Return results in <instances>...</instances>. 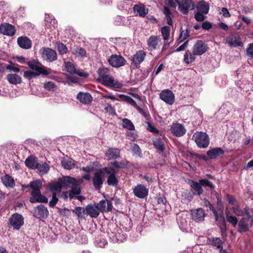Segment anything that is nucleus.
Segmentation results:
<instances>
[{
  "label": "nucleus",
  "instance_id": "864d4df0",
  "mask_svg": "<svg viewBox=\"0 0 253 253\" xmlns=\"http://www.w3.org/2000/svg\"><path fill=\"white\" fill-rule=\"evenodd\" d=\"M177 222L179 226L181 228H184L187 224V221L182 215H179L177 218Z\"/></svg>",
  "mask_w": 253,
  "mask_h": 253
},
{
  "label": "nucleus",
  "instance_id": "412c9836",
  "mask_svg": "<svg viewBox=\"0 0 253 253\" xmlns=\"http://www.w3.org/2000/svg\"><path fill=\"white\" fill-rule=\"evenodd\" d=\"M108 97L112 100H117L119 101H123L136 107L137 106L136 102L131 98L128 96H104Z\"/></svg>",
  "mask_w": 253,
  "mask_h": 253
},
{
  "label": "nucleus",
  "instance_id": "f03ea898",
  "mask_svg": "<svg viewBox=\"0 0 253 253\" xmlns=\"http://www.w3.org/2000/svg\"><path fill=\"white\" fill-rule=\"evenodd\" d=\"M29 67L34 72L37 76L41 75L47 76L50 74L51 70L44 66L38 60L33 59L27 63Z\"/></svg>",
  "mask_w": 253,
  "mask_h": 253
},
{
  "label": "nucleus",
  "instance_id": "9d476101",
  "mask_svg": "<svg viewBox=\"0 0 253 253\" xmlns=\"http://www.w3.org/2000/svg\"><path fill=\"white\" fill-rule=\"evenodd\" d=\"M208 49L207 44L204 41L198 40L193 47L192 51L194 54L201 55L205 53Z\"/></svg>",
  "mask_w": 253,
  "mask_h": 253
},
{
  "label": "nucleus",
  "instance_id": "c03bdc74",
  "mask_svg": "<svg viewBox=\"0 0 253 253\" xmlns=\"http://www.w3.org/2000/svg\"><path fill=\"white\" fill-rule=\"evenodd\" d=\"M56 47L60 54H66L68 51V49L66 45L62 42L56 43Z\"/></svg>",
  "mask_w": 253,
  "mask_h": 253
},
{
  "label": "nucleus",
  "instance_id": "052dcab7",
  "mask_svg": "<svg viewBox=\"0 0 253 253\" xmlns=\"http://www.w3.org/2000/svg\"><path fill=\"white\" fill-rule=\"evenodd\" d=\"M188 42H189V41L188 40L186 41L182 44H181L180 46H179L177 48H176V49L174 51L179 52L181 51L184 50L188 46Z\"/></svg>",
  "mask_w": 253,
  "mask_h": 253
},
{
  "label": "nucleus",
  "instance_id": "f704fd0d",
  "mask_svg": "<svg viewBox=\"0 0 253 253\" xmlns=\"http://www.w3.org/2000/svg\"><path fill=\"white\" fill-rule=\"evenodd\" d=\"M225 214L227 221L231 223L233 226L235 227L238 221V218L236 216H233L231 212L227 209L225 210Z\"/></svg>",
  "mask_w": 253,
  "mask_h": 253
},
{
  "label": "nucleus",
  "instance_id": "49530a36",
  "mask_svg": "<svg viewBox=\"0 0 253 253\" xmlns=\"http://www.w3.org/2000/svg\"><path fill=\"white\" fill-rule=\"evenodd\" d=\"M123 126L129 130H134V126L131 121L127 119H123Z\"/></svg>",
  "mask_w": 253,
  "mask_h": 253
},
{
  "label": "nucleus",
  "instance_id": "7ed1b4c3",
  "mask_svg": "<svg viewBox=\"0 0 253 253\" xmlns=\"http://www.w3.org/2000/svg\"><path fill=\"white\" fill-rule=\"evenodd\" d=\"M98 81L102 84L111 85L114 81V78L111 76L110 70L105 67H100L97 70Z\"/></svg>",
  "mask_w": 253,
  "mask_h": 253
},
{
  "label": "nucleus",
  "instance_id": "cd10ccee",
  "mask_svg": "<svg viewBox=\"0 0 253 253\" xmlns=\"http://www.w3.org/2000/svg\"><path fill=\"white\" fill-rule=\"evenodd\" d=\"M2 183L7 188H13L15 183L13 178L8 174H5L1 178Z\"/></svg>",
  "mask_w": 253,
  "mask_h": 253
},
{
  "label": "nucleus",
  "instance_id": "4d7b16f0",
  "mask_svg": "<svg viewBox=\"0 0 253 253\" xmlns=\"http://www.w3.org/2000/svg\"><path fill=\"white\" fill-rule=\"evenodd\" d=\"M204 15L205 14L200 12L197 11L195 13L194 17L197 21L202 22L204 21L206 18V16Z\"/></svg>",
  "mask_w": 253,
  "mask_h": 253
},
{
  "label": "nucleus",
  "instance_id": "473e14b6",
  "mask_svg": "<svg viewBox=\"0 0 253 253\" xmlns=\"http://www.w3.org/2000/svg\"><path fill=\"white\" fill-rule=\"evenodd\" d=\"M63 181L53 182L49 185V189L53 193H60L63 187Z\"/></svg>",
  "mask_w": 253,
  "mask_h": 253
},
{
  "label": "nucleus",
  "instance_id": "338daca9",
  "mask_svg": "<svg viewBox=\"0 0 253 253\" xmlns=\"http://www.w3.org/2000/svg\"><path fill=\"white\" fill-rule=\"evenodd\" d=\"M132 150L133 153L135 154V155H140V154L141 153V149L139 146L136 144H134L133 145Z\"/></svg>",
  "mask_w": 253,
  "mask_h": 253
},
{
  "label": "nucleus",
  "instance_id": "37998d69",
  "mask_svg": "<svg viewBox=\"0 0 253 253\" xmlns=\"http://www.w3.org/2000/svg\"><path fill=\"white\" fill-rule=\"evenodd\" d=\"M85 209L84 208L78 207L73 210V212L78 216L79 218H85Z\"/></svg>",
  "mask_w": 253,
  "mask_h": 253
},
{
  "label": "nucleus",
  "instance_id": "2eb2a0df",
  "mask_svg": "<svg viewBox=\"0 0 253 253\" xmlns=\"http://www.w3.org/2000/svg\"><path fill=\"white\" fill-rule=\"evenodd\" d=\"M133 193L137 197L143 199L147 196L148 189L143 185L138 184L133 189Z\"/></svg>",
  "mask_w": 253,
  "mask_h": 253
},
{
  "label": "nucleus",
  "instance_id": "1a4fd4ad",
  "mask_svg": "<svg viewBox=\"0 0 253 253\" xmlns=\"http://www.w3.org/2000/svg\"><path fill=\"white\" fill-rule=\"evenodd\" d=\"M233 212L238 216H243L246 215L248 219H251V221L253 223V218L251 215V211L253 213V210L250 209L248 206H246L243 210L239 209L238 205L234 206L232 208Z\"/></svg>",
  "mask_w": 253,
  "mask_h": 253
},
{
  "label": "nucleus",
  "instance_id": "f257e3e1",
  "mask_svg": "<svg viewBox=\"0 0 253 253\" xmlns=\"http://www.w3.org/2000/svg\"><path fill=\"white\" fill-rule=\"evenodd\" d=\"M31 188L32 192L29 201L31 203L48 202V199L42 195L41 192V189L42 187V182L40 180H34L31 182Z\"/></svg>",
  "mask_w": 253,
  "mask_h": 253
},
{
  "label": "nucleus",
  "instance_id": "6e6d98bb",
  "mask_svg": "<svg viewBox=\"0 0 253 253\" xmlns=\"http://www.w3.org/2000/svg\"><path fill=\"white\" fill-rule=\"evenodd\" d=\"M37 76L36 74L34 71H26L23 74V77L28 80H31Z\"/></svg>",
  "mask_w": 253,
  "mask_h": 253
},
{
  "label": "nucleus",
  "instance_id": "bb28decb",
  "mask_svg": "<svg viewBox=\"0 0 253 253\" xmlns=\"http://www.w3.org/2000/svg\"><path fill=\"white\" fill-rule=\"evenodd\" d=\"M195 7H196L198 12H200L205 14L208 13L210 9L209 3L204 0L199 1Z\"/></svg>",
  "mask_w": 253,
  "mask_h": 253
},
{
  "label": "nucleus",
  "instance_id": "e433bc0d",
  "mask_svg": "<svg viewBox=\"0 0 253 253\" xmlns=\"http://www.w3.org/2000/svg\"><path fill=\"white\" fill-rule=\"evenodd\" d=\"M62 166L67 169H71L75 167V161L71 159H64L61 162Z\"/></svg>",
  "mask_w": 253,
  "mask_h": 253
},
{
  "label": "nucleus",
  "instance_id": "dca6fc26",
  "mask_svg": "<svg viewBox=\"0 0 253 253\" xmlns=\"http://www.w3.org/2000/svg\"><path fill=\"white\" fill-rule=\"evenodd\" d=\"M15 27L8 23H4L0 26V32L6 36H12L15 33Z\"/></svg>",
  "mask_w": 253,
  "mask_h": 253
},
{
  "label": "nucleus",
  "instance_id": "2f4dec72",
  "mask_svg": "<svg viewBox=\"0 0 253 253\" xmlns=\"http://www.w3.org/2000/svg\"><path fill=\"white\" fill-rule=\"evenodd\" d=\"M189 184L190 186L195 191V194L198 195H201L203 192V189L201 187L200 182H198L192 180H189Z\"/></svg>",
  "mask_w": 253,
  "mask_h": 253
},
{
  "label": "nucleus",
  "instance_id": "a18cd8bd",
  "mask_svg": "<svg viewBox=\"0 0 253 253\" xmlns=\"http://www.w3.org/2000/svg\"><path fill=\"white\" fill-rule=\"evenodd\" d=\"M118 183V179L116 177L115 173H112L108 177L107 179V183L110 186H115Z\"/></svg>",
  "mask_w": 253,
  "mask_h": 253
},
{
  "label": "nucleus",
  "instance_id": "c756f323",
  "mask_svg": "<svg viewBox=\"0 0 253 253\" xmlns=\"http://www.w3.org/2000/svg\"><path fill=\"white\" fill-rule=\"evenodd\" d=\"M208 243L209 245L220 249V251L223 249V242L219 238L212 237L208 238Z\"/></svg>",
  "mask_w": 253,
  "mask_h": 253
},
{
  "label": "nucleus",
  "instance_id": "5701e85b",
  "mask_svg": "<svg viewBox=\"0 0 253 253\" xmlns=\"http://www.w3.org/2000/svg\"><path fill=\"white\" fill-rule=\"evenodd\" d=\"M133 9L137 15L142 17H144L148 12V9L142 3L134 5Z\"/></svg>",
  "mask_w": 253,
  "mask_h": 253
},
{
  "label": "nucleus",
  "instance_id": "58836bf2",
  "mask_svg": "<svg viewBox=\"0 0 253 253\" xmlns=\"http://www.w3.org/2000/svg\"><path fill=\"white\" fill-rule=\"evenodd\" d=\"M81 193V188L80 186L75 185H73L71 190L69 191V196L70 199L74 198L75 195H78Z\"/></svg>",
  "mask_w": 253,
  "mask_h": 253
},
{
  "label": "nucleus",
  "instance_id": "de8ad7c7",
  "mask_svg": "<svg viewBox=\"0 0 253 253\" xmlns=\"http://www.w3.org/2000/svg\"><path fill=\"white\" fill-rule=\"evenodd\" d=\"M44 87L49 91H55L57 89V86L51 81L45 83L43 85Z\"/></svg>",
  "mask_w": 253,
  "mask_h": 253
},
{
  "label": "nucleus",
  "instance_id": "5fc2aeb1",
  "mask_svg": "<svg viewBox=\"0 0 253 253\" xmlns=\"http://www.w3.org/2000/svg\"><path fill=\"white\" fill-rule=\"evenodd\" d=\"M97 245L99 247L103 248L107 244V240L102 236L98 237L96 240Z\"/></svg>",
  "mask_w": 253,
  "mask_h": 253
},
{
  "label": "nucleus",
  "instance_id": "4be33fe9",
  "mask_svg": "<svg viewBox=\"0 0 253 253\" xmlns=\"http://www.w3.org/2000/svg\"><path fill=\"white\" fill-rule=\"evenodd\" d=\"M226 42L230 46L233 47L241 46L242 43L240 38L235 35H230L227 37L226 39Z\"/></svg>",
  "mask_w": 253,
  "mask_h": 253
},
{
  "label": "nucleus",
  "instance_id": "20e7f679",
  "mask_svg": "<svg viewBox=\"0 0 253 253\" xmlns=\"http://www.w3.org/2000/svg\"><path fill=\"white\" fill-rule=\"evenodd\" d=\"M193 139L200 148H206L209 145L210 139L208 135L203 132L197 131L193 135Z\"/></svg>",
  "mask_w": 253,
  "mask_h": 253
},
{
  "label": "nucleus",
  "instance_id": "aec40b11",
  "mask_svg": "<svg viewBox=\"0 0 253 253\" xmlns=\"http://www.w3.org/2000/svg\"><path fill=\"white\" fill-rule=\"evenodd\" d=\"M99 211L106 212L112 210V205L111 202L108 200H101L97 204Z\"/></svg>",
  "mask_w": 253,
  "mask_h": 253
},
{
  "label": "nucleus",
  "instance_id": "72a5a7b5",
  "mask_svg": "<svg viewBox=\"0 0 253 253\" xmlns=\"http://www.w3.org/2000/svg\"><path fill=\"white\" fill-rule=\"evenodd\" d=\"M6 79L10 84H17L21 83V77L15 74H9L7 75Z\"/></svg>",
  "mask_w": 253,
  "mask_h": 253
},
{
  "label": "nucleus",
  "instance_id": "13d9d810",
  "mask_svg": "<svg viewBox=\"0 0 253 253\" xmlns=\"http://www.w3.org/2000/svg\"><path fill=\"white\" fill-rule=\"evenodd\" d=\"M58 201V199L57 197L56 193H53L52 195V199L49 202V206L50 207H54Z\"/></svg>",
  "mask_w": 253,
  "mask_h": 253
},
{
  "label": "nucleus",
  "instance_id": "7c9ffc66",
  "mask_svg": "<svg viewBox=\"0 0 253 253\" xmlns=\"http://www.w3.org/2000/svg\"><path fill=\"white\" fill-rule=\"evenodd\" d=\"M120 150L117 148H109L106 152V156L109 159H116L120 157Z\"/></svg>",
  "mask_w": 253,
  "mask_h": 253
},
{
  "label": "nucleus",
  "instance_id": "a878e982",
  "mask_svg": "<svg viewBox=\"0 0 253 253\" xmlns=\"http://www.w3.org/2000/svg\"><path fill=\"white\" fill-rule=\"evenodd\" d=\"M248 220V217H243L238 223V231L240 233L246 232L249 229V226L247 223Z\"/></svg>",
  "mask_w": 253,
  "mask_h": 253
},
{
  "label": "nucleus",
  "instance_id": "ea45409f",
  "mask_svg": "<svg viewBox=\"0 0 253 253\" xmlns=\"http://www.w3.org/2000/svg\"><path fill=\"white\" fill-rule=\"evenodd\" d=\"M170 28L169 26H164L161 28V33L165 42L168 41L169 37Z\"/></svg>",
  "mask_w": 253,
  "mask_h": 253
},
{
  "label": "nucleus",
  "instance_id": "0eeeda50",
  "mask_svg": "<svg viewBox=\"0 0 253 253\" xmlns=\"http://www.w3.org/2000/svg\"><path fill=\"white\" fill-rule=\"evenodd\" d=\"M108 61L113 67L118 68L126 64V59L121 55L113 54L109 57Z\"/></svg>",
  "mask_w": 253,
  "mask_h": 253
},
{
  "label": "nucleus",
  "instance_id": "e2e57ef3",
  "mask_svg": "<svg viewBox=\"0 0 253 253\" xmlns=\"http://www.w3.org/2000/svg\"><path fill=\"white\" fill-rule=\"evenodd\" d=\"M247 54L253 58V43H250L247 48Z\"/></svg>",
  "mask_w": 253,
  "mask_h": 253
},
{
  "label": "nucleus",
  "instance_id": "680f3d73",
  "mask_svg": "<svg viewBox=\"0 0 253 253\" xmlns=\"http://www.w3.org/2000/svg\"><path fill=\"white\" fill-rule=\"evenodd\" d=\"M148 130H149L151 132H153L155 134H159V130L157 129L154 126H152L150 123H148Z\"/></svg>",
  "mask_w": 253,
  "mask_h": 253
},
{
  "label": "nucleus",
  "instance_id": "39448f33",
  "mask_svg": "<svg viewBox=\"0 0 253 253\" xmlns=\"http://www.w3.org/2000/svg\"><path fill=\"white\" fill-rule=\"evenodd\" d=\"M178 9L183 14L187 15L189 11L195 9L196 4L192 0H177Z\"/></svg>",
  "mask_w": 253,
  "mask_h": 253
},
{
  "label": "nucleus",
  "instance_id": "774afa93",
  "mask_svg": "<svg viewBox=\"0 0 253 253\" xmlns=\"http://www.w3.org/2000/svg\"><path fill=\"white\" fill-rule=\"evenodd\" d=\"M238 18L239 19H242L245 23H246L248 25H249L251 24L252 20L250 18H249L248 17H246L243 15L240 14L238 16Z\"/></svg>",
  "mask_w": 253,
  "mask_h": 253
},
{
  "label": "nucleus",
  "instance_id": "69168bd1",
  "mask_svg": "<svg viewBox=\"0 0 253 253\" xmlns=\"http://www.w3.org/2000/svg\"><path fill=\"white\" fill-rule=\"evenodd\" d=\"M76 54L78 56H80L82 57L85 56L86 51L84 48H77L76 50Z\"/></svg>",
  "mask_w": 253,
  "mask_h": 253
},
{
  "label": "nucleus",
  "instance_id": "0e129e2a",
  "mask_svg": "<svg viewBox=\"0 0 253 253\" xmlns=\"http://www.w3.org/2000/svg\"><path fill=\"white\" fill-rule=\"evenodd\" d=\"M64 181L69 184H73V185H75V183L77 179L70 176H66L64 178Z\"/></svg>",
  "mask_w": 253,
  "mask_h": 253
},
{
  "label": "nucleus",
  "instance_id": "c9c22d12",
  "mask_svg": "<svg viewBox=\"0 0 253 253\" xmlns=\"http://www.w3.org/2000/svg\"><path fill=\"white\" fill-rule=\"evenodd\" d=\"M49 169V165L46 163H38L37 168H36V169L39 170L41 175L46 174L48 172Z\"/></svg>",
  "mask_w": 253,
  "mask_h": 253
},
{
  "label": "nucleus",
  "instance_id": "8fccbe9b",
  "mask_svg": "<svg viewBox=\"0 0 253 253\" xmlns=\"http://www.w3.org/2000/svg\"><path fill=\"white\" fill-rule=\"evenodd\" d=\"M154 145L160 151H163L164 149V145L163 142L161 138H158L153 141Z\"/></svg>",
  "mask_w": 253,
  "mask_h": 253
},
{
  "label": "nucleus",
  "instance_id": "c85d7f7f",
  "mask_svg": "<svg viewBox=\"0 0 253 253\" xmlns=\"http://www.w3.org/2000/svg\"><path fill=\"white\" fill-rule=\"evenodd\" d=\"M38 160L37 158L33 156H30L27 158L25 161V165L29 168L32 169H36L37 168Z\"/></svg>",
  "mask_w": 253,
  "mask_h": 253
},
{
  "label": "nucleus",
  "instance_id": "423d86ee",
  "mask_svg": "<svg viewBox=\"0 0 253 253\" xmlns=\"http://www.w3.org/2000/svg\"><path fill=\"white\" fill-rule=\"evenodd\" d=\"M40 52L42 57L47 61L52 62L57 59L56 51L50 48L43 47L41 49Z\"/></svg>",
  "mask_w": 253,
  "mask_h": 253
},
{
  "label": "nucleus",
  "instance_id": "a211bd4d",
  "mask_svg": "<svg viewBox=\"0 0 253 253\" xmlns=\"http://www.w3.org/2000/svg\"><path fill=\"white\" fill-rule=\"evenodd\" d=\"M170 130L176 136H181L186 132V129L181 124L176 123L172 125Z\"/></svg>",
  "mask_w": 253,
  "mask_h": 253
},
{
  "label": "nucleus",
  "instance_id": "09e8293b",
  "mask_svg": "<svg viewBox=\"0 0 253 253\" xmlns=\"http://www.w3.org/2000/svg\"><path fill=\"white\" fill-rule=\"evenodd\" d=\"M199 182L201 186L204 187H209L211 190H212L214 188V185L213 184L207 179H200Z\"/></svg>",
  "mask_w": 253,
  "mask_h": 253
},
{
  "label": "nucleus",
  "instance_id": "9b49d317",
  "mask_svg": "<svg viewBox=\"0 0 253 253\" xmlns=\"http://www.w3.org/2000/svg\"><path fill=\"white\" fill-rule=\"evenodd\" d=\"M161 39L158 36H151L147 40L149 51H153L159 48Z\"/></svg>",
  "mask_w": 253,
  "mask_h": 253
},
{
  "label": "nucleus",
  "instance_id": "ddd939ff",
  "mask_svg": "<svg viewBox=\"0 0 253 253\" xmlns=\"http://www.w3.org/2000/svg\"><path fill=\"white\" fill-rule=\"evenodd\" d=\"M205 211L202 208L191 210L192 218L196 222H202L206 216Z\"/></svg>",
  "mask_w": 253,
  "mask_h": 253
},
{
  "label": "nucleus",
  "instance_id": "a19ab883",
  "mask_svg": "<svg viewBox=\"0 0 253 253\" xmlns=\"http://www.w3.org/2000/svg\"><path fill=\"white\" fill-rule=\"evenodd\" d=\"M190 36L189 31L188 29L183 30L181 31L180 36L177 40V43L179 44L183 42L185 39H186Z\"/></svg>",
  "mask_w": 253,
  "mask_h": 253
},
{
  "label": "nucleus",
  "instance_id": "6ab92c4d",
  "mask_svg": "<svg viewBox=\"0 0 253 253\" xmlns=\"http://www.w3.org/2000/svg\"><path fill=\"white\" fill-rule=\"evenodd\" d=\"M17 44L23 49H28L32 46L31 41L27 37L21 36L17 39Z\"/></svg>",
  "mask_w": 253,
  "mask_h": 253
},
{
  "label": "nucleus",
  "instance_id": "4468645a",
  "mask_svg": "<svg viewBox=\"0 0 253 253\" xmlns=\"http://www.w3.org/2000/svg\"><path fill=\"white\" fill-rule=\"evenodd\" d=\"M48 214V210L42 205H40L35 208L34 215L38 218H46Z\"/></svg>",
  "mask_w": 253,
  "mask_h": 253
},
{
  "label": "nucleus",
  "instance_id": "b1692460",
  "mask_svg": "<svg viewBox=\"0 0 253 253\" xmlns=\"http://www.w3.org/2000/svg\"><path fill=\"white\" fill-rule=\"evenodd\" d=\"M85 211L91 217H97L100 213L97 205H88L85 208Z\"/></svg>",
  "mask_w": 253,
  "mask_h": 253
},
{
  "label": "nucleus",
  "instance_id": "bf43d9fd",
  "mask_svg": "<svg viewBox=\"0 0 253 253\" xmlns=\"http://www.w3.org/2000/svg\"><path fill=\"white\" fill-rule=\"evenodd\" d=\"M111 165L117 168H123L126 166V164L125 162H118L117 161L111 162Z\"/></svg>",
  "mask_w": 253,
  "mask_h": 253
},
{
  "label": "nucleus",
  "instance_id": "393cba45",
  "mask_svg": "<svg viewBox=\"0 0 253 253\" xmlns=\"http://www.w3.org/2000/svg\"><path fill=\"white\" fill-rule=\"evenodd\" d=\"M224 154V151L219 147H216L207 151V154L210 159H216Z\"/></svg>",
  "mask_w": 253,
  "mask_h": 253
},
{
  "label": "nucleus",
  "instance_id": "6e6552de",
  "mask_svg": "<svg viewBox=\"0 0 253 253\" xmlns=\"http://www.w3.org/2000/svg\"><path fill=\"white\" fill-rule=\"evenodd\" d=\"M10 224L14 229L18 230L24 224V218L18 213L13 214L9 219Z\"/></svg>",
  "mask_w": 253,
  "mask_h": 253
},
{
  "label": "nucleus",
  "instance_id": "f8f14e48",
  "mask_svg": "<svg viewBox=\"0 0 253 253\" xmlns=\"http://www.w3.org/2000/svg\"><path fill=\"white\" fill-rule=\"evenodd\" d=\"M104 176V172L101 169L97 170L94 174L92 178L93 184L94 188L97 190L100 189L103 184V177Z\"/></svg>",
  "mask_w": 253,
  "mask_h": 253
},
{
  "label": "nucleus",
  "instance_id": "603ef678",
  "mask_svg": "<svg viewBox=\"0 0 253 253\" xmlns=\"http://www.w3.org/2000/svg\"><path fill=\"white\" fill-rule=\"evenodd\" d=\"M174 96H160V98L166 103L171 105L174 101Z\"/></svg>",
  "mask_w": 253,
  "mask_h": 253
},
{
  "label": "nucleus",
  "instance_id": "79ce46f5",
  "mask_svg": "<svg viewBox=\"0 0 253 253\" xmlns=\"http://www.w3.org/2000/svg\"><path fill=\"white\" fill-rule=\"evenodd\" d=\"M76 98L82 103L87 104L92 101V96H76Z\"/></svg>",
  "mask_w": 253,
  "mask_h": 253
},
{
  "label": "nucleus",
  "instance_id": "4c0bfd02",
  "mask_svg": "<svg viewBox=\"0 0 253 253\" xmlns=\"http://www.w3.org/2000/svg\"><path fill=\"white\" fill-rule=\"evenodd\" d=\"M196 54H194V52H190L189 50H187L184 55L183 61L187 64L191 63L194 62L195 60Z\"/></svg>",
  "mask_w": 253,
  "mask_h": 253
},
{
  "label": "nucleus",
  "instance_id": "3c124183",
  "mask_svg": "<svg viewBox=\"0 0 253 253\" xmlns=\"http://www.w3.org/2000/svg\"><path fill=\"white\" fill-rule=\"evenodd\" d=\"M65 66L66 71L70 74L76 73V68L74 65L70 62H65Z\"/></svg>",
  "mask_w": 253,
  "mask_h": 253
},
{
  "label": "nucleus",
  "instance_id": "f3484780",
  "mask_svg": "<svg viewBox=\"0 0 253 253\" xmlns=\"http://www.w3.org/2000/svg\"><path fill=\"white\" fill-rule=\"evenodd\" d=\"M146 53L143 50H139L132 56L131 61L135 65L140 64L145 59Z\"/></svg>",
  "mask_w": 253,
  "mask_h": 253
}]
</instances>
